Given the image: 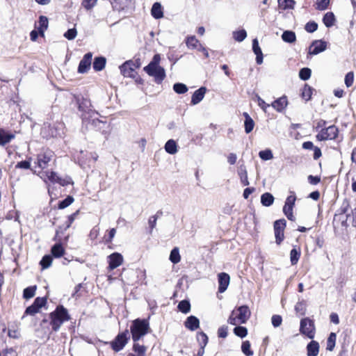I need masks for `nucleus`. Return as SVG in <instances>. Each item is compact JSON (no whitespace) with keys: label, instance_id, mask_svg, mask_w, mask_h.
I'll return each mask as SVG.
<instances>
[{"label":"nucleus","instance_id":"obj_36","mask_svg":"<svg viewBox=\"0 0 356 356\" xmlns=\"http://www.w3.org/2000/svg\"><path fill=\"white\" fill-rule=\"evenodd\" d=\"M169 259H170V261L174 264H176L180 261L181 257L179 254V251L178 248H174L171 250Z\"/></svg>","mask_w":356,"mask_h":356},{"label":"nucleus","instance_id":"obj_27","mask_svg":"<svg viewBox=\"0 0 356 356\" xmlns=\"http://www.w3.org/2000/svg\"><path fill=\"white\" fill-rule=\"evenodd\" d=\"M165 150L170 154H175L177 152V145L173 139L168 140L164 146Z\"/></svg>","mask_w":356,"mask_h":356},{"label":"nucleus","instance_id":"obj_33","mask_svg":"<svg viewBox=\"0 0 356 356\" xmlns=\"http://www.w3.org/2000/svg\"><path fill=\"white\" fill-rule=\"evenodd\" d=\"M38 23H39V26L38 27V29L39 33L43 36L44 31L48 27L49 22H48L47 17L45 16H42V15L40 16L39 18Z\"/></svg>","mask_w":356,"mask_h":356},{"label":"nucleus","instance_id":"obj_17","mask_svg":"<svg viewBox=\"0 0 356 356\" xmlns=\"http://www.w3.org/2000/svg\"><path fill=\"white\" fill-rule=\"evenodd\" d=\"M53 157V152L51 151H46L42 154L38 156V165L41 168H45L48 163Z\"/></svg>","mask_w":356,"mask_h":356},{"label":"nucleus","instance_id":"obj_56","mask_svg":"<svg viewBox=\"0 0 356 356\" xmlns=\"http://www.w3.org/2000/svg\"><path fill=\"white\" fill-rule=\"evenodd\" d=\"M350 204L348 200H344L340 209L338 210V215H343L348 212Z\"/></svg>","mask_w":356,"mask_h":356},{"label":"nucleus","instance_id":"obj_40","mask_svg":"<svg viewBox=\"0 0 356 356\" xmlns=\"http://www.w3.org/2000/svg\"><path fill=\"white\" fill-rule=\"evenodd\" d=\"M36 286H31L26 287L24 289L23 291V298L25 299H30L33 298L35 294Z\"/></svg>","mask_w":356,"mask_h":356},{"label":"nucleus","instance_id":"obj_12","mask_svg":"<svg viewBox=\"0 0 356 356\" xmlns=\"http://www.w3.org/2000/svg\"><path fill=\"white\" fill-rule=\"evenodd\" d=\"M108 268L113 270L120 266L123 262V257L120 253L113 252L108 257Z\"/></svg>","mask_w":356,"mask_h":356},{"label":"nucleus","instance_id":"obj_23","mask_svg":"<svg viewBox=\"0 0 356 356\" xmlns=\"http://www.w3.org/2000/svg\"><path fill=\"white\" fill-rule=\"evenodd\" d=\"M307 356H317L319 352V344L312 340L307 346Z\"/></svg>","mask_w":356,"mask_h":356},{"label":"nucleus","instance_id":"obj_3","mask_svg":"<svg viewBox=\"0 0 356 356\" xmlns=\"http://www.w3.org/2000/svg\"><path fill=\"white\" fill-rule=\"evenodd\" d=\"M149 330V324L147 320L140 318L134 320L130 327L133 341L134 342L139 341L140 338L148 333Z\"/></svg>","mask_w":356,"mask_h":356},{"label":"nucleus","instance_id":"obj_6","mask_svg":"<svg viewBox=\"0 0 356 356\" xmlns=\"http://www.w3.org/2000/svg\"><path fill=\"white\" fill-rule=\"evenodd\" d=\"M315 325L313 320L309 318H302L300 323V332L313 339L315 336Z\"/></svg>","mask_w":356,"mask_h":356},{"label":"nucleus","instance_id":"obj_24","mask_svg":"<svg viewBox=\"0 0 356 356\" xmlns=\"http://www.w3.org/2000/svg\"><path fill=\"white\" fill-rule=\"evenodd\" d=\"M106 59L103 56L95 57L92 63V67L95 71H102L106 65Z\"/></svg>","mask_w":356,"mask_h":356},{"label":"nucleus","instance_id":"obj_13","mask_svg":"<svg viewBox=\"0 0 356 356\" xmlns=\"http://www.w3.org/2000/svg\"><path fill=\"white\" fill-rule=\"evenodd\" d=\"M327 48V42L323 40H314L309 48V54L316 55L325 51Z\"/></svg>","mask_w":356,"mask_h":356},{"label":"nucleus","instance_id":"obj_51","mask_svg":"<svg viewBox=\"0 0 356 356\" xmlns=\"http://www.w3.org/2000/svg\"><path fill=\"white\" fill-rule=\"evenodd\" d=\"M197 338L200 346L204 348L208 343V337L207 336V334L203 332H199L197 334Z\"/></svg>","mask_w":356,"mask_h":356},{"label":"nucleus","instance_id":"obj_9","mask_svg":"<svg viewBox=\"0 0 356 356\" xmlns=\"http://www.w3.org/2000/svg\"><path fill=\"white\" fill-rule=\"evenodd\" d=\"M286 221L285 219H280L274 222V232L276 243L280 245L284 240V230L286 227Z\"/></svg>","mask_w":356,"mask_h":356},{"label":"nucleus","instance_id":"obj_61","mask_svg":"<svg viewBox=\"0 0 356 356\" xmlns=\"http://www.w3.org/2000/svg\"><path fill=\"white\" fill-rule=\"evenodd\" d=\"M271 322L275 327H277L282 324V318L280 315H273L271 318Z\"/></svg>","mask_w":356,"mask_h":356},{"label":"nucleus","instance_id":"obj_8","mask_svg":"<svg viewBox=\"0 0 356 356\" xmlns=\"http://www.w3.org/2000/svg\"><path fill=\"white\" fill-rule=\"evenodd\" d=\"M338 133V128L334 125H331L327 128L321 129L316 137L319 141L334 140L337 137Z\"/></svg>","mask_w":356,"mask_h":356},{"label":"nucleus","instance_id":"obj_47","mask_svg":"<svg viewBox=\"0 0 356 356\" xmlns=\"http://www.w3.org/2000/svg\"><path fill=\"white\" fill-rule=\"evenodd\" d=\"M330 0H316L315 8L318 10H325L330 5Z\"/></svg>","mask_w":356,"mask_h":356},{"label":"nucleus","instance_id":"obj_32","mask_svg":"<svg viewBox=\"0 0 356 356\" xmlns=\"http://www.w3.org/2000/svg\"><path fill=\"white\" fill-rule=\"evenodd\" d=\"M307 303L304 300H299L295 305V311L297 314L304 316L306 314Z\"/></svg>","mask_w":356,"mask_h":356},{"label":"nucleus","instance_id":"obj_58","mask_svg":"<svg viewBox=\"0 0 356 356\" xmlns=\"http://www.w3.org/2000/svg\"><path fill=\"white\" fill-rule=\"evenodd\" d=\"M57 183L63 186H67L68 184H72L73 181H72L71 177L66 176L63 178L59 177V178L57 181Z\"/></svg>","mask_w":356,"mask_h":356},{"label":"nucleus","instance_id":"obj_44","mask_svg":"<svg viewBox=\"0 0 356 356\" xmlns=\"http://www.w3.org/2000/svg\"><path fill=\"white\" fill-rule=\"evenodd\" d=\"M52 263V256L49 254L44 255L41 261H40V264L42 266V269L48 268Z\"/></svg>","mask_w":356,"mask_h":356},{"label":"nucleus","instance_id":"obj_62","mask_svg":"<svg viewBox=\"0 0 356 356\" xmlns=\"http://www.w3.org/2000/svg\"><path fill=\"white\" fill-rule=\"evenodd\" d=\"M258 105L264 111L266 112L267 108L271 106V104H266L264 99H262L259 95L256 96Z\"/></svg>","mask_w":356,"mask_h":356},{"label":"nucleus","instance_id":"obj_43","mask_svg":"<svg viewBox=\"0 0 356 356\" xmlns=\"http://www.w3.org/2000/svg\"><path fill=\"white\" fill-rule=\"evenodd\" d=\"M247 37V33L245 30L241 29L239 31H234L233 32V38L237 42H242Z\"/></svg>","mask_w":356,"mask_h":356},{"label":"nucleus","instance_id":"obj_34","mask_svg":"<svg viewBox=\"0 0 356 356\" xmlns=\"http://www.w3.org/2000/svg\"><path fill=\"white\" fill-rule=\"evenodd\" d=\"M335 17L333 13L328 12L327 13L323 18V22L325 26L327 27H331L334 25L335 22Z\"/></svg>","mask_w":356,"mask_h":356},{"label":"nucleus","instance_id":"obj_35","mask_svg":"<svg viewBox=\"0 0 356 356\" xmlns=\"http://www.w3.org/2000/svg\"><path fill=\"white\" fill-rule=\"evenodd\" d=\"M278 4L283 10L293 9L296 1L294 0H278Z\"/></svg>","mask_w":356,"mask_h":356},{"label":"nucleus","instance_id":"obj_59","mask_svg":"<svg viewBox=\"0 0 356 356\" xmlns=\"http://www.w3.org/2000/svg\"><path fill=\"white\" fill-rule=\"evenodd\" d=\"M156 217H154L153 216H150L148 219V225H149V233L151 234L153 232V229L156 227Z\"/></svg>","mask_w":356,"mask_h":356},{"label":"nucleus","instance_id":"obj_37","mask_svg":"<svg viewBox=\"0 0 356 356\" xmlns=\"http://www.w3.org/2000/svg\"><path fill=\"white\" fill-rule=\"evenodd\" d=\"M300 257V250L296 248H293L290 252V261L292 265L298 263Z\"/></svg>","mask_w":356,"mask_h":356},{"label":"nucleus","instance_id":"obj_11","mask_svg":"<svg viewBox=\"0 0 356 356\" xmlns=\"http://www.w3.org/2000/svg\"><path fill=\"white\" fill-rule=\"evenodd\" d=\"M92 58V54L91 52H88L83 56V58L81 60L79 64V73L83 74L89 70L91 66Z\"/></svg>","mask_w":356,"mask_h":356},{"label":"nucleus","instance_id":"obj_10","mask_svg":"<svg viewBox=\"0 0 356 356\" xmlns=\"http://www.w3.org/2000/svg\"><path fill=\"white\" fill-rule=\"evenodd\" d=\"M134 61L127 60L120 66L121 74L125 77L135 78L137 73L134 69Z\"/></svg>","mask_w":356,"mask_h":356},{"label":"nucleus","instance_id":"obj_64","mask_svg":"<svg viewBox=\"0 0 356 356\" xmlns=\"http://www.w3.org/2000/svg\"><path fill=\"white\" fill-rule=\"evenodd\" d=\"M228 323L234 325L241 324V322H239V319L237 318L235 311L232 312L230 316L228 318Z\"/></svg>","mask_w":356,"mask_h":356},{"label":"nucleus","instance_id":"obj_22","mask_svg":"<svg viewBox=\"0 0 356 356\" xmlns=\"http://www.w3.org/2000/svg\"><path fill=\"white\" fill-rule=\"evenodd\" d=\"M151 14L152 17L156 19H161L163 17V8L160 3L155 2L153 4L151 9Z\"/></svg>","mask_w":356,"mask_h":356},{"label":"nucleus","instance_id":"obj_28","mask_svg":"<svg viewBox=\"0 0 356 356\" xmlns=\"http://www.w3.org/2000/svg\"><path fill=\"white\" fill-rule=\"evenodd\" d=\"M274 200L273 195L268 192L264 193L261 196V203L264 207L271 206L274 202Z\"/></svg>","mask_w":356,"mask_h":356},{"label":"nucleus","instance_id":"obj_30","mask_svg":"<svg viewBox=\"0 0 356 356\" xmlns=\"http://www.w3.org/2000/svg\"><path fill=\"white\" fill-rule=\"evenodd\" d=\"M186 44L188 48L192 49H197V50L198 48H200V45H202L200 41L194 35L188 37L186 40Z\"/></svg>","mask_w":356,"mask_h":356},{"label":"nucleus","instance_id":"obj_20","mask_svg":"<svg viewBox=\"0 0 356 356\" xmlns=\"http://www.w3.org/2000/svg\"><path fill=\"white\" fill-rule=\"evenodd\" d=\"M15 138V135L14 134L9 133L3 129H0V146H5Z\"/></svg>","mask_w":356,"mask_h":356},{"label":"nucleus","instance_id":"obj_14","mask_svg":"<svg viewBox=\"0 0 356 356\" xmlns=\"http://www.w3.org/2000/svg\"><path fill=\"white\" fill-rule=\"evenodd\" d=\"M218 292L223 293L225 292L230 282V277L226 273H220L218 275Z\"/></svg>","mask_w":356,"mask_h":356},{"label":"nucleus","instance_id":"obj_63","mask_svg":"<svg viewBox=\"0 0 356 356\" xmlns=\"http://www.w3.org/2000/svg\"><path fill=\"white\" fill-rule=\"evenodd\" d=\"M354 80V74L352 72H350L346 74L345 76V83L347 87H350L353 85Z\"/></svg>","mask_w":356,"mask_h":356},{"label":"nucleus","instance_id":"obj_19","mask_svg":"<svg viewBox=\"0 0 356 356\" xmlns=\"http://www.w3.org/2000/svg\"><path fill=\"white\" fill-rule=\"evenodd\" d=\"M185 327L191 331H195L200 327V321L195 316H188L184 322Z\"/></svg>","mask_w":356,"mask_h":356},{"label":"nucleus","instance_id":"obj_38","mask_svg":"<svg viewBox=\"0 0 356 356\" xmlns=\"http://www.w3.org/2000/svg\"><path fill=\"white\" fill-rule=\"evenodd\" d=\"M133 350L137 354V356H145V352L147 347L143 345H140L138 343L134 342L133 345Z\"/></svg>","mask_w":356,"mask_h":356},{"label":"nucleus","instance_id":"obj_1","mask_svg":"<svg viewBox=\"0 0 356 356\" xmlns=\"http://www.w3.org/2000/svg\"><path fill=\"white\" fill-rule=\"evenodd\" d=\"M76 101L78 104L79 111L81 113V116L83 123L91 124L95 127L103 123L98 118H94L95 115H97L98 113L92 108V104L89 99L78 96L76 97Z\"/></svg>","mask_w":356,"mask_h":356},{"label":"nucleus","instance_id":"obj_57","mask_svg":"<svg viewBox=\"0 0 356 356\" xmlns=\"http://www.w3.org/2000/svg\"><path fill=\"white\" fill-rule=\"evenodd\" d=\"M77 31L75 28L68 29L65 33L64 36L68 40H73L76 38Z\"/></svg>","mask_w":356,"mask_h":356},{"label":"nucleus","instance_id":"obj_2","mask_svg":"<svg viewBox=\"0 0 356 356\" xmlns=\"http://www.w3.org/2000/svg\"><path fill=\"white\" fill-rule=\"evenodd\" d=\"M161 56L155 54L149 63L143 68V70L150 76L154 78L156 83H161L165 78V71L163 67L159 65Z\"/></svg>","mask_w":356,"mask_h":356},{"label":"nucleus","instance_id":"obj_25","mask_svg":"<svg viewBox=\"0 0 356 356\" xmlns=\"http://www.w3.org/2000/svg\"><path fill=\"white\" fill-rule=\"evenodd\" d=\"M243 115L245 118V121H244L245 131L246 134H249L254 129V120L252 119V118L250 116V115L246 112H244L243 113Z\"/></svg>","mask_w":356,"mask_h":356},{"label":"nucleus","instance_id":"obj_42","mask_svg":"<svg viewBox=\"0 0 356 356\" xmlns=\"http://www.w3.org/2000/svg\"><path fill=\"white\" fill-rule=\"evenodd\" d=\"M178 309L184 314H187L191 310V304L186 300H181L178 304Z\"/></svg>","mask_w":356,"mask_h":356},{"label":"nucleus","instance_id":"obj_48","mask_svg":"<svg viewBox=\"0 0 356 356\" xmlns=\"http://www.w3.org/2000/svg\"><path fill=\"white\" fill-rule=\"evenodd\" d=\"M241 350L246 356L253 355V351L250 349V343L249 341H245L242 343Z\"/></svg>","mask_w":356,"mask_h":356},{"label":"nucleus","instance_id":"obj_16","mask_svg":"<svg viewBox=\"0 0 356 356\" xmlns=\"http://www.w3.org/2000/svg\"><path fill=\"white\" fill-rule=\"evenodd\" d=\"M287 105L288 100L285 95H283L271 103V106L279 113L283 112Z\"/></svg>","mask_w":356,"mask_h":356},{"label":"nucleus","instance_id":"obj_41","mask_svg":"<svg viewBox=\"0 0 356 356\" xmlns=\"http://www.w3.org/2000/svg\"><path fill=\"white\" fill-rule=\"evenodd\" d=\"M337 335L334 332H331L327 339V347L326 349L329 351H332L336 342Z\"/></svg>","mask_w":356,"mask_h":356},{"label":"nucleus","instance_id":"obj_53","mask_svg":"<svg viewBox=\"0 0 356 356\" xmlns=\"http://www.w3.org/2000/svg\"><path fill=\"white\" fill-rule=\"evenodd\" d=\"M97 0H83L81 6L87 10L93 8L97 4Z\"/></svg>","mask_w":356,"mask_h":356},{"label":"nucleus","instance_id":"obj_29","mask_svg":"<svg viewBox=\"0 0 356 356\" xmlns=\"http://www.w3.org/2000/svg\"><path fill=\"white\" fill-rule=\"evenodd\" d=\"M238 174L242 184L243 186H248L250 183L248 179V172L245 165H241L239 167Z\"/></svg>","mask_w":356,"mask_h":356},{"label":"nucleus","instance_id":"obj_50","mask_svg":"<svg viewBox=\"0 0 356 356\" xmlns=\"http://www.w3.org/2000/svg\"><path fill=\"white\" fill-rule=\"evenodd\" d=\"M234 333L241 338H244L248 334V330L246 327L243 326H236L234 329Z\"/></svg>","mask_w":356,"mask_h":356},{"label":"nucleus","instance_id":"obj_54","mask_svg":"<svg viewBox=\"0 0 356 356\" xmlns=\"http://www.w3.org/2000/svg\"><path fill=\"white\" fill-rule=\"evenodd\" d=\"M39 309H40L38 308L37 306H35V305L32 304L26 309L24 314L22 316V318H24L25 315H34L37 314L39 312Z\"/></svg>","mask_w":356,"mask_h":356},{"label":"nucleus","instance_id":"obj_15","mask_svg":"<svg viewBox=\"0 0 356 356\" xmlns=\"http://www.w3.org/2000/svg\"><path fill=\"white\" fill-rule=\"evenodd\" d=\"M238 319L241 323H245L250 316V311L248 306L243 305L237 308L235 311Z\"/></svg>","mask_w":356,"mask_h":356},{"label":"nucleus","instance_id":"obj_52","mask_svg":"<svg viewBox=\"0 0 356 356\" xmlns=\"http://www.w3.org/2000/svg\"><path fill=\"white\" fill-rule=\"evenodd\" d=\"M259 157L264 161H268L273 159V155L270 149H266L260 151L259 153Z\"/></svg>","mask_w":356,"mask_h":356},{"label":"nucleus","instance_id":"obj_49","mask_svg":"<svg viewBox=\"0 0 356 356\" xmlns=\"http://www.w3.org/2000/svg\"><path fill=\"white\" fill-rule=\"evenodd\" d=\"M312 74V70L308 67H303L299 72V76L303 81L308 80Z\"/></svg>","mask_w":356,"mask_h":356},{"label":"nucleus","instance_id":"obj_26","mask_svg":"<svg viewBox=\"0 0 356 356\" xmlns=\"http://www.w3.org/2000/svg\"><path fill=\"white\" fill-rule=\"evenodd\" d=\"M51 253L55 258H60L63 256L65 253V249L62 244L60 243L54 244L51 249Z\"/></svg>","mask_w":356,"mask_h":356},{"label":"nucleus","instance_id":"obj_55","mask_svg":"<svg viewBox=\"0 0 356 356\" xmlns=\"http://www.w3.org/2000/svg\"><path fill=\"white\" fill-rule=\"evenodd\" d=\"M318 29V24L315 22H309L305 24V29L308 33H314Z\"/></svg>","mask_w":356,"mask_h":356},{"label":"nucleus","instance_id":"obj_46","mask_svg":"<svg viewBox=\"0 0 356 356\" xmlns=\"http://www.w3.org/2000/svg\"><path fill=\"white\" fill-rule=\"evenodd\" d=\"M173 90L177 94H184L188 91V87L184 83H176L173 85Z\"/></svg>","mask_w":356,"mask_h":356},{"label":"nucleus","instance_id":"obj_21","mask_svg":"<svg viewBox=\"0 0 356 356\" xmlns=\"http://www.w3.org/2000/svg\"><path fill=\"white\" fill-rule=\"evenodd\" d=\"M252 51L256 55V63L261 65L263 63V54L257 38L252 40Z\"/></svg>","mask_w":356,"mask_h":356},{"label":"nucleus","instance_id":"obj_7","mask_svg":"<svg viewBox=\"0 0 356 356\" xmlns=\"http://www.w3.org/2000/svg\"><path fill=\"white\" fill-rule=\"evenodd\" d=\"M129 339V331L126 330L125 331L119 333L113 341L111 342V346L112 349L115 352H119L124 348L126 344L128 342Z\"/></svg>","mask_w":356,"mask_h":356},{"label":"nucleus","instance_id":"obj_4","mask_svg":"<svg viewBox=\"0 0 356 356\" xmlns=\"http://www.w3.org/2000/svg\"><path fill=\"white\" fill-rule=\"evenodd\" d=\"M50 319L52 330L56 332L65 321L70 319V315L68 314L67 310L63 305H58L56 309L50 314Z\"/></svg>","mask_w":356,"mask_h":356},{"label":"nucleus","instance_id":"obj_39","mask_svg":"<svg viewBox=\"0 0 356 356\" xmlns=\"http://www.w3.org/2000/svg\"><path fill=\"white\" fill-rule=\"evenodd\" d=\"M312 95V89L307 84H305L302 89L301 97L305 101H309Z\"/></svg>","mask_w":356,"mask_h":356},{"label":"nucleus","instance_id":"obj_60","mask_svg":"<svg viewBox=\"0 0 356 356\" xmlns=\"http://www.w3.org/2000/svg\"><path fill=\"white\" fill-rule=\"evenodd\" d=\"M46 303H47V298H46L38 297V298H36L35 299V300H34L33 304L35 305V306H37L38 308L40 309L43 306H44Z\"/></svg>","mask_w":356,"mask_h":356},{"label":"nucleus","instance_id":"obj_45","mask_svg":"<svg viewBox=\"0 0 356 356\" xmlns=\"http://www.w3.org/2000/svg\"><path fill=\"white\" fill-rule=\"evenodd\" d=\"M74 197L71 195L67 196L66 198L60 201L58 204V208L59 209H63L68 206H70L74 202Z\"/></svg>","mask_w":356,"mask_h":356},{"label":"nucleus","instance_id":"obj_5","mask_svg":"<svg viewBox=\"0 0 356 356\" xmlns=\"http://www.w3.org/2000/svg\"><path fill=\"white\" fill-rule=\"evenodd\" d=\"M42 134L44 137H61L63 134V124L58 122L51 126L49 123L45 122L42 128Z\"/></svg>","mask_w":356,"mask_h":356},{"label":"nucleus","instance_id":"obj_31","mask_svg":"<svg viewBox=\"0 0 356 356\" xmlns=\"http://www.w3.org/2000/svg\"><path fill=\"white\" fill-rule=\"evenodd\" d=\"M282 39L285 42L293 43L296 40V35L292 31H284L282 34Z\"/></svg>","mask_w":356,"mask_h":356},{"label":"nucleus","instance_id":"obj_18","mask_svg":"<svg viewBox=\"0 0 356 356\" xmlns=\"http://www.w3.org/2000/svg\"><path fill=\"white\" fill-rule=\"evenodd\" d=\"M206 92L207 88L203 86L196 90L191 97V104L192 105H196L199 104L204 99Z\"/></svg>","mask_w":356,"mask_h":356}]
</instances>
